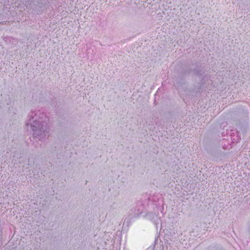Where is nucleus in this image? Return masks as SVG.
I'll use <instances>...</instances> for the list:
<instances>
[{
    "label": "nucleus",
    "instance_id": "obj_2",
    "mask_svg": "<svg viewBox=\"0 0 250 250\" xmlns=\"http://www.w3.org/2000/svg\"><path fill=\"white\" fill-rule=\"evenodd\" d=\"M20 4L24 5L27 9H36L43 8L46 4V0H21Z\"/></svg>",
    "mask_w": 250,
    "mask_h": 250
},
{
    "label": "nucleus",
    "instance_id": "obj_1",
    "mask_svg": "<svg viewBox=\"0 0 250 250\" xmlns=\"http://www.w3.org/2000/svg\"><path fill=\"white\" fill-rule=\"evenodd\" d=\"M40 113L32 112L28 116L26 125L29 127L35 138L40 139L48 132L47 123L40 117Z\"/></svg>",
    "mask_w": 250,
    "mask_h": 250
}]
</instances>
